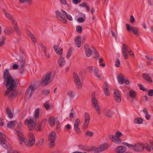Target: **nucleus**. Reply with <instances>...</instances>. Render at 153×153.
<instances>
[{
  "mask_svg": "<svg viewBox=\"0 0 153 153\" xmlns=\"http://www.w3.org/2000/svg\"><path fill=\"white\" fill-rule=\"evenodd\" d=\"M80 122V120L79 118H77L74 122V126H79Z\"/></svg>",
  "mask_w": 153,
  "mask_h": 153,
  "instance_id": "nucleus-49",
  "label": "nucleus"
},
{
  "mask_svg": "<svg viewBox=\"0 0 153 153\" xmlns=\"http://www.w3.org/2000/svg\"><path fill=\"white\" fill-rule=\"evenodd\" d=\"M104 91L105 94L108 96L110 95V92L108 89L109 88V87L108 85V83L107 82H105L104 83Z\"/></svg>",
  "mask_w": 153,
  "mask_h": 153,
  "instance_id": "nucleus-22",
  "label": "nucleus"
},
{
  "mask_svg": "<svg viewBox=\"0 0 153 153\" xmlns=\"http://www.w3.org/2000/svg\"><path fill=\"white\" fill-rule=\"evenodd\" d=\"M134 123H135L138 124H142L143 122V119L140 117H138L137 118H136L134 120Z\"/></svg>",
  "mask_w": 153,
  "mask_h": 153,
  "instance_id": "nucleus-36",
  "label": "nucleus"
},
{
  "mask_svg": "<svg viewBox=\"0 0 153 153\" xmlns=\"http://www.w3.org/2000/svg\"><path fill=\"white\" fill-rule=\"evenodd\" d=\"M50 125L52 127L54 126L55 124V119L53 117H50L48 120Z\"/></svg>",
  "mask_w": 153,
  "mask_h": 153,
  "instance_id": "nucleus-33",
  "label": "nucleus"
},
{
  "mask_svg": "<svg viewBox=\"0 0 153 153\" xmlns=\"http://www.w3.org/2000/svg\"><path fill=\"white\" fill-rule=\"evenodd\" d=\"M105 115L109 117H111L113 114L112 111L110 109L106 110L105 112Z\"/></svg>",
  "mask_w": 153,
  "mask_h": 153,
  "instance_id": "nucleus-30",
  "label": "nucleus"
},
{
  "mask_svg": "<svg viewBox=\"0 0 153 153\" xmlns=\"http://www.w3.org/2000/svg\"><path fill=\"white\" fill-rule=\"evenodd\" d=\"M88 72H91L93 70V67L91 66L88 67L86 69Z\"/></svg>",
  "mask_w": 153,
  "mask_h": 153,
  "instance_id": "nucleus-58",
  "label": "nucleus"
},
{
  "mask_svg": "<svg viewBox=\"0 0 153 153\" xmlns=\"http://www.w3.org/2000/svg\"><path fill=\"white\" fill-rule=\"evenodd\" d=\"M20 2L22 4H23L25 2H27L29 4H31L32 3V0H19Z\"/></svg>",
  "mask_w": 153,
  "mask_h": 153,
  "instance_id": "nucleus-39",
  "label": "nucleus"
},
{
  "mask_svg": "<svg viewBox=\"0 0 153 153\" xmlns=\"http://www.w3.org/2000/svg\"><path fill=\"white\" fill-rule=\"evenodd\" d=\"M14 28L18 35L21 36V35L20 30V29L19 28L18 26L14 27Z\"/></svg>",
  "mask_w": 153,
  "mask_h": 153,
  "instance_id": "nucleus-42",
  "label": "nucleus"
},
{
  "mask_svg": "<svg viewBox=\"0 0 153 153\" xmlns=\"http://www.w3.org/2000/svg\"><path fill=\"white\" fill-rule=\"evenodd\" d=\"M58 63L60 67H63L65 64V61L64 58L62 56H60L58 59Z\"/></svg>",
  "mask_w": 153,
  "mask_h": 153,
  "instance_id": "nucleus-27",
  "label": "nucleus"
},
{
  "mask_svg": "<svg viewBox=\"0 0 153 153\" xmlns=\"http://www.w3.org/2000/svg\"><path fill=\"white\" fill-rule=\"evenodd\" d=\"M39 45L41 47V49L42 50L44 51V52L46 51V47L45 46L43 45L42 43L39 44Z\"/></svg>",
  "mask_w": 153,
  "mask_h": 153,
  "instance_id": "nucleus-59",
  "label": "nucleus"
},
{
  "mask_svg": "<svg viewBox=\"0 0 153 153\" xmlns=\"http://www.w3.org/2000/svg\"><path fill=\"white\" fill-rule=\"evenodd\" d=\"M115 136L117 138H120V137L123 136V134L119 131H117L116 133Z\"/></svg>",
  "mask_w": 153,
  "mask_h": 153,
  "instance_id": "nucleus-52",
  "label": "nucleus"
},
{
  "mask_svg": "<svg viewBox=\"0 0 153 153\" xmlns=\"http://www.w3.org/2000/svg\"><path fill=\"white\" fill-rule=\"evenodd\" d=\"M39 109L37 108L36 109L35 112L34 116L36 119L38 118L39 116Z\"/></svg>",
  "mask_w": 153,
  "mask_h": 153,
  "instance_id": "nucleus-38",
  "label": "nucleus"
},
{
  "mask_svg": "<svg viewBox=\"0 0 153 153\" xmlns=\"http://www.w3.org/2000/svg\"><path fill=\"white\" fill-rule=\"evenodd\" d=\"M16 121H11L9 122L7 125V127L8 128H12L15 126Z\"/></svg>",
  "mask_w": 153,
  "mask_h": 153,
  "instance_id": "nucleus-31",
  "label": "nucleus"
},
{
  "mask_svg": "<svg viewBox=\"0 0 153 153\" xmlns=\"http://www.w3.org/2000/svg\"><path fill=\"white\" fill-rule=\"evenodd\" d=\"M143 77L145 80L147 81L150 84H151L152 82L151 77L148 73H145L143 74Z\"/></svg>",
  "mask_w": 153,
  "mask_h": 153,
  "instance_id": "nucleus-20",
  "label": "nucleus"
},
{
  "mask_svg": "<svg viewBox=\"0 0 153 153\" xmlns=\"http://www.w3.org/2000/svg\"><path fill=\"white\" fill-rule=\"evenodd\" d=\"M0 145L5 149L7 151H10L12 149L11 146L7 141L5 136L4 134L0 131Z\"/></svg>",
  "mask_w": 153,
  "mask_h": 153,
  "instance_id": "nucleus-3",
  "label": "nucleus"
},
{
  "mask_svg": "<svg viewBox=\"0 0 153 153\" xmlns=\"http://www.w3.org/2000/svg\"><path fill=\"white\" fill-rule=\"evenodd\" d=\"M3 79L4 83L7 88L5 95L8 96L9 98H12L15 96L14 91L18 85L19 81L11 76L7 69L4 71Z\"/></svg>",
  "mask_w": 153,
  "mask_h": 153,
  "instance_id": "nucleus-1",
  "label": "nucleus"
},
{
  "mask_svg": "<svg viewBox=\"0 0 153 153\" xmlns=\"http://www.w3.org/2000/svg\"><path fill=\"white\" fill-rule=\"evenodd\" d=\"M13 32L12 28L9 27L6 28L4 30V32L5 34L7 35H9L11 33Z\"/></svg>",
  "mask_w": 153,
  "mask_h": 153,
  "instance_id": "nucleus-32",
  "label": "nucleus"
},
{
  "mask_svg": "<svg viewBox=\"0 0 153 153\" xmlns=\"http://www.w3.org/2000/svg\"><path fill=\"white\" fill-rule=\"evenodd\" d=\"M6 38L5 37H4L3 36L2 37L1 39V41L0 42V47H2L4 45L5 43V40Z\"/></svg>",
  "mask_w": 153,
  "mask_h": 153,
  "instance_id": "nucleus-40",
  "label": "nucleus"
},
{
  "mask_svg": "<svg viewBox=\"0 0 153 153\" xmlns=\"http://www.w3.org/2000/svg\"><path fill=\"white\" fill-rule=\"evenodd\" d=\"M72 53V50L70 48L68 50L67 55H66V58L69 59L71 56Z\"/></svg>",
  "mask_w": 153,
  "mask_h": 153,
  "instance_id": "nucleus-44",
  "label": "nucleus"
},
{
  "mask_svg": "<svg viewBox=\"0 0 153 153\" xmlns=\"http://www.w3.org/2000/svg\"><path fill=\"white\" fill-rule=\"evenodd\" d=\"M128 53L130 54V55L131 56L133 57H134V54L133 52L131 50V49H130Z\"/></svg>",
  "mask_w": 153,
  "mask_h": 153,
  "instance_id": "nucleus-63",
  "label": "nucleus"
},
{
  "mask_svg": "<svg viewBox=\"0 0 153 153\" xmlns=\"http://www.w3.org/2000/svg\"><path fill=\"white\" fill-rule=\"evenodd\" d=\"M74 40L76 46L78 48H80L81 47V36H77L75 38Z\"/></svg>",
  "mask_w": 153,
  "mask_h": 153,
  "instance_id": "nucleus-23",
  "label": "nucleus"
},
{
  "mask_svg": "<svg viewBox=\"0 0 153 153\" xmlns=\"http://www.w3.org/2000/svg\"><path fill=\"white\" fill-rule=\"evenodd\" d=\"M25 56H23L22 57H20L18 61L20 62L21 67V68H23L25 67L26 65V61L25 58L24 57Z\"/></svg>",
  "mask_w": 153,
  "mask_h": 153,
  "instance_id": "nucleus-24",
  "label": "nucleus"
},
{
  "mask_svg": "<svg viewBox=\"0 0 153 153\" xmlns=\"http://www.w3.org/2000/svg\"><path fill=\"white\" fill-rule=\"evenodd\" d=\"M74 128L77 134H79L80 133L81 131L78 126H74Z\"/></svg>",
  "mask_w": 153,
  "mask_h": 153,
  "instance_id": "nucleus-50",
  "label": "nucleus"
},
{
  "mask_svg": "<svg viewBox=\"0 0 153 153\" xmlns=\"http://www.w3.org/2000/svg\"><path fill=\"white\" fill-rule=\"evenodd\" d=\"M108 136L111 140L115 143L117 144L121 143L122 140L120 138H117L116 136L112 134L109 135Z\"/></svg>",
  "mask_w": 153,
  "mask_h": 153,
  "instance_id": "nucleus-14",
  "label": "nucleus"
},
{
  "mask_svg": "<svg viewBox=\"0 0 153 153\" xmlns=\"http://www.w3.org/2000/svg\"><path fill=\"white\" fill-rule=\"evenodd\" d=\"M91 101L92 105L95 108L96 111L99 114L100 113V107L99 105L98 102L96 98L95 95L93 94L91 95Z\"/></svg>",
  "mask_w": 153,
  "mask_h": 153,
  "instance_id": "nucleus-6",
  "label": "nucleus"
},
{
  "mask_svg": "<svg viewBox=\"0 0 153 153\" xmlns=\"http://www.w3.org/2000/svg\"><path fill=\"white\" fill-rule=\"evenodd\" d=\"M51 76V73L48 74H46L44 75L42 79V80L40 82L41 85L44 87L47 85L50 81Z\"/></svg>",
  "mask_w": 153,
  "mask_h": 153,
  "instance_id": "nucleus-8",
  "label": "nucleus"
},
{
  "mask_svg": "<svg viewBox=\"0 0 153 153\" xmlns=\"http://www.w3.org/2000/svg\"><path fill=\"white\" fill-rule=\"evenodd\" d=\"M126 29L128 31H131L136 36L139 35L137 30L136 27H130L129 25L126 24Z\"/></svg>",
  "mask_w": 153,
  "mask_h": 153,
  "instance_id": "nucleus-15",
  "label": "nucleus"
},
{
  "mask_svg": "<svg viewBox=\"0 0 153 153\" xmlns=\"http://www.w3.org/2000/svg\"><path fill=\"white\" fill-rule=\"evenodd\" d=\"M27 33L31 39L32 37H34V35L30 31H27Z\"/></svg>",
  "mask_w": 153,
  "mask_h": 153,
  "instance_id": "nucleus-61",
  "label": "nucleus"
},
{
  "mask_svg": "<svg viewBox=\"0 0 153 153\" xmlns=\"http://www.w3.org/2000/svg\"><path fill=\"white\" fill-rule=\"evenodd\" d=\"M85 51L87 57H89L92 54V51L90 49L89 46L87 44H85L84 45Z\"/></svg>",
  "mask_w": 153,
  "mask_h": 153,
  "instance_id": "nucleus-18",
  "label": "nucleus"
},
{
  "mask_svg": "<svg viewBox=\"0 0 153 153\" xmlns=\"http://www.w3.org/2000/svg\"><path fill=\"white\" fill-rule=\"evenodd\" d=\"M10 20H11L12 22V25L14 28V27L18 26L17 25V23L14 17L11 19Z\"/></svg>",
  "mask_w": 153,
  "mask_h": 153,
  "instance_id": "nucleus-46",
  "label": "nucleus"
},
{
  "mask_svg": "<svg viewBox=\"0 0 153 153\" xmlns=\"http://www.w3.org/2000/svg\"><path fill=\"white\" fill-rule=\"evenodd\" d=\"M148 95L150 96H153V89H151L148 91Z\"/></svg>",
  "mask_w": 153,
  "mask_h": 153,
  "instance_id": "nucleus-60",
  "label": "nucleus"
},
{
  "mask_svg": "<svg viewBox=\"0 0 153 153\" xmlns=\"http://www.w3.org/2000/svg\"><path fill=\"white\" fill-rule=\"evenodd\" d=\"M94 72L96 77L101 79L100 75L99 74V71L97 69H95L94 70Z\"/></svg>",
  "mask_w": 153,
  "mask_h": 153,
  "instance_id": "nucleus-45",
  "label": "nucleus"
},
{
  "mask_svg": "<svg viewBox=\"0 0 153 153\" xmlns=\"http://www.w3.org/2000/svg\"><path fill=\"white\" fill-rule=\"evenodd\" d=\"M93 132L88 131L85 132V135H87L89 137H91L93 136Z\"/></svg>",
  "mask_w": 153,
  "mask_h": 153,
  "instance_id": "nucleus-51",
  "label": "nucleus"
},
{
  "mask_svg": "<svg viewBox=\"0 0 153 153\" xmlns=\"http://www.w3.org/2000/svg\"><path fill=\"white\" fill-rule=\"evenodd\" d=\"M120 62L119 59L118 58L117 59L115 62V66L117 67H120Z\"/></svg>",
  "mask_w": 153,
  "mask_h": 153,
  "instance_id": "nucleus-55",
  "label": "nucleus"
},
{
  "mask_svg": "<svg viewBox=\"0 0 153 153\" xmlns=\"http://www.w3.org/2000/svg\"><path fill=\"white\" fill-rule=\"evenodd\" d=\"M53 48L56 53L59 55L61 56L62 54V49L59 47L58 45H54Z\"/></svg>",
  "mask_w": 153,
  "mask_h": 153,
  "instance_id": "nucleus-21",
  "label": "nucleus"
},
{
  "mask_svg": "<svg viewBox=\"0 0 153 153\" xmlns=\"http://www.w3.org/2000/svg\"><path fill=\"white\" fill-rule=\"evenodd\" d=\"M114 100L116 102L118 103L120 102L121 101L120 95L119 92L116 89H115L114 90Z\"/></svg>",
  "mask_w": 153,
  "mask_h": 153,
  "instance_id": "nucleus-16",
  "label": "nucleus"
},
{
  "mask_svg": "<svg viewBox=\"0 0 153 153\" xmlns=\"http://www.w3.org/2000/svg\"><path fill=\"white\" fill-rule=\"evenodd\" d=\"M137 93L136 91L133 90H131L129 93V96L132 99L135 98L136 97Z\"/></svg>",
  "mask_w": 153,
  "mask_h": 153,
  "instance_id": "nucleus-28",
  "label": "nucleus"
},
{
  "mask_svg": "<svg viewBox=\"0 0 153 153\" xmlns=\"http://www.w3.org/2000/svg\"><path fill=\"white\" fill-rule=\"evenodd\" d=\"M135 21V19L133 16H131L130 18V21L131 23H133Z\"/></svg>",
  "mask_w": 153,
  "mask_h": 153,
  "instance_id": "nucleus-62",
  "label": "nucleus"
},
{
  "mask_svg": "<svg viewBox=\"0 0 153 153\" xmlns=\"http://www.w3.org/2000/svg\"><path fill=\"white\" fill-rule=\"evenodd\" d=\"M131 49L126 44H123L122 51L123 55L125 59H127L128 56V52Z\"/></svg>",
  "mask_w": 153,
  "mask_h": 153,
  "instance_id": "nucleus-9",
  "label": "nucleus"
},
{
  "mask_svg": "<svg viewBox=\"0 0 153 153\" xmlns=\"http://www.w3.org/2000/svg\"><path fill=\"white\" fill-rule=\"evenodd\" d=\"M35 89L34 87L32 86H30L27 89L25 92V94L28 95L30 94L29 97L30 98L34 93Z\"/></svg>",
  "mask_w": 153,
  "mask_h": 153,
  "instance_id": "nucleus-19",
  "label": "nucleus"
},
{
  "mask_svg": "<svg viewBox=\"0 0 153 153\" xmlns=\"http://www.w3.org/2000/svg\"><path fill=\"white\" fill-rule=\"evenodd\" d=\"M44 106L47 110L49 109L50 108V105L48 104L45 103L44 104Z\"/></svg>",
  "mask_w": 153,
  "mask_h": 153,
  "instance_id": "nucleus-64",
  "label": "nucleus"
},
{
  "mask_svg": "<svg viewBox=\"0 0 153 153\" xmlns=\"http://www.w3.org/2000/svg\"><path fill=\"white\" fill-rule=\"evenodd\" d=\"M77 21L80 23H82L84 22L85 19L83 17H79L78 18Z\"/></svg>",
  "mask_w": 153,
  "mask_h": 153,
  "instance_id": "nucleus-57",
  "label": "nucleus"
},
{
  "mask_svg": "<svg viewBox=\"0 0 153 153\" xmlns=\"http://www.w3.org/2000/svg\"><path fill=\"white\" fill-rule=\"evenodd\" d=\"M3 11L4 15L9 19L10 20L13 17L12 15L8 13L5 9H4Z\"/></svg>",
  "mask_w": 153,
  "mask_h": 153,
  "instance_id": "nucleus-34",
  "label": "nucleus"
},
{
  "mask_svg": "<svg viewBox=\"0 0 153 153\" xmlns=\"http://www.w3.org/2000/svg\"><path fill=\"white\" fill-rule=\"evenodd\" d=\"M61 11L64 15L65 16L67 19L71 21L73 20L72 16L68 14L66 11L62 9L61 10Z\"/></svg>",
  "mask_w": 153,
  "mask_h": 153,
  "instance_id": "nucleus-29",
  "label": "nucleus"
},
{
  "mask_svg": "<svg viewBox=\"0 0 153 153\" xmlns=\"http://www.w3.org/2000/svg\"><path fill=\"white\" fill-rule=\"evenodd\" d=\"M84 118L85 121L83 124V128L84 129H86L89 125L90 120V116L88 113H85L84 114Z\"/></svg>",
  "mask_w": 153,
  "mask_h": 153,
  "instance_id": "nucleus-12",
  "label": "nucleus"
},
{
  "mask_svg": "<svg viewBox=\"0 0 153 153\" xmlns=\"http://www.w3.org/2000/svg\"><path fill=\"white\" fill-rule=\"evenodd\" d=\"M16 131L18 137V140L22 142H25V138L22 130H16Z\"/></svg>",
  "mask_w": 153,
  "mask_h": 153,
  "instance_id": "nucleus-17",
  "label": "nucleus"
},
{
  "mask_svg": "<svg viewBox=\"0 0 153 153\" xmlns=\"http://www.w3.org/2000/svg\"><path fill=\"white\" fill-rule=\"evenodd\" d=\"M76 31L78 33H81L82 31V27L80 26H77L76 27Z\"/></svg>",
  "mask_w": 153,
  "mask_h": 153,
  "instance_id": "nucleus-48",
  "label": "nucleus"
},
{
  "mask_svg": "<svg viewBox=\"0 0 153 153\" xmlns=\"http://www.w3.org/2000/svg\"><path fill=\"white\" fill-rule=\"evenodd\" d=\"M117 79L119 83L121 85H123L124 83L125 79L123 75L120 74L117 76Z\"/></svg>",
  "mask_w": 153,
  "mask_h": 153,
  "instance_id": "nucleus-26",
  "label": "nucleus"
},
{
  "mask_svg": "<svg viewBox=\"0 0 153 153\" xmlns=\"http://www.w3.org/2000/svg\"><path fill=\"white\" fill-rule=\"evenodd\" d=\"M50 92L49 90H45L42 91V93L43 94L46 95L48 94Z\"/></svg>",
  "mask_w": 153,
  "mask_h": 153,
  "instance_id": "nucleus-54",
  "label": "nucleus"
},
{
  "mask_svg": "<svg viewBox=\"0 0 153 153\" xmlns=\"http://www.w3.org/2000/svg\"><path fill=\"white\" fill-rule=\"evenodd\" d=\"M29 140H26L24 142L26 145L28 147L32 146L35 144V138L32 132L28 133Z\"/></svg>",
  "mask_w": 153,
  "mask_h": 153,
  "instance_id": "nucleus-7",
  "label": "nucleus"
},
{
  "mask_svg": "<svg viewBox=\"0 0 153 153\" xmlns=\"http://www.w3.org/2000/svg\"><path fill=\"white\" fill-rule=\"evenodd\" d=\"M56 16L58 19L61 21L62 22L66 24L67 22V20L65 16L59 11L56 10L55 12Z\"/></svg>",
  "mask_w": 153,
  "mask_h": 153,
  "instance_id": "nucleus-10",
  "label": "nucleus"
},
{
  "mask_svg": "<svg viewBox=\"0 0 153 153\" xmlns=\"http://www.w3.org/2000/svg\"><path fill=\"white\" fill-rule=\"evenodd\" d=\"M94 58L97 59H99L100 58V55L98 52L97 50L94 48Z\"/></svg>",
  "mask_w": 153,
  "mask_h": 153,
  "instance_id": "nucleus-43",
  "label": "nucleus"
},
{
  "mask_svg": "<svg viewBox=\"0 0 153 153\" xmlns=\"http://www.w3.org/2000/svg\"><path fill=\"white\" fill-rule=\"evenodd\" d=\"M118 153H122L124 152L126 150V148L123 146H119L116 149Z\"/></svg>",
  "mask_w": 153,
  "mask_h": 153,
  "instance_id": "nucleus-25",
  "label": "nucleus"
},
{
  "mask_svg": "<svg viewBox=\"0 0 153 153\" xmlns=\"http://www.w3.org/2000/svg\"><path fill=\"white\" fill-rule=\"evenodd\" d=\"M22 124L21 122H19L17 125V128L16 130H21V128L22 126Z\"/></svg>",
  "mask_w": 153,
  "mask_h": 153,
  "instance_id": "nucleus-56",
  "label": "nucleus"
},
{
  "mask_svg": "<svg viewBox=\"0 0 153 153\" xmlns=\"http://www.w3.org/2000/svg\"><path fill=\"white\" fill-rule=\"evenodd\" d=\"M74 79L76 85L78 88H80L82 86V84L80 82V80L78 75L76 73H74Z\"/></svg>",
  "mask_w": 153,
  "mask_h": 153,
  "instance_id": "nucleus-13",
  "label": "nucleus"
},
{
  "mask_svg": "<svg viewBox=\"0 0 153 153\" xmlns=\"http://www.w3.org/2000/svg\"><path fill=\"white\" fill-rule=\"evenodd\" d=\"M108 144L105 143L101 145L97 148L93 146L86 150L88 151H94V153H98L105 150L108 148Z\"/></svg>",
  "mask_w": 153,
  "mask_h": 153,
  "instance_id": "nucleus-4",
  "label": "nucleus"
},
{
  "mask_svg": "<svg viewBox=\"0 0 153 153\" xmlns=\"http://www.w3.org/2000/svg\"><path fill=\"white\" fill-rule=\"evenodd\" d=\"M138 86L140 87V90H142L144 91H146L147 89L144 88L143 85L140 84H138Z\"/></svg>",
  "mask_w": 153,
  "mask_h": 153,
  "instance_id": "nucleus-47",
  "label": "nucleus"
},
{
  "mask_svg": "<svg viewBox=\"0 0 153 153\" xmlns=\"http://www.w3.org/2000/svg\"><path fill=\"white\" fill-rule=\"evenodd\" d=\"M144 149L145 148L146 150L148 152H150L151 151V148L148 144H144Z\"/></svg>",
  "mask_w": 153,
  "mask_h": 153,
  "instance_id": "nucleus-41",
  "label": "nucleus"
},
{
  "mask_svg": "<svg viewBox=\"0 0 153 153\" xmlns=\"http://www.w3.org/2000/svg\"><path fill=\"white\" fill-rule=\"evenodd\" d=\"M56 135L54 131H52L49 134L48 141L50 142L49 147L53 148L55 146L54 142L56 140Z\"/></svg>",
  "mask_w": 153,
  "mask_h": 153,
  "instance_id": "nucleus-5",
  "label": "nucleus"
},
{
  "mask_svg": "<svg viewBox=\"0 0 153 153\" xmlns=\"http://www.w3.org/2000/svg\"><path fill=\"white\" fill-rule=\"evenodd\" d=\"M144 144L141 143H136L134 145L133 149L136 152H141L144 149Z\"/></svg>",
  "mask_w": 153,
  "mask_h": 153,
  "instance_id": "nucleus-11",
  "label": "nucleus"
},
{
  "mask_svg": "<svg viewBox=\"0 0 153 153\" xmlns=\"http://www.w3.org/2000/svg\"><path fill=\"white\" fill-rule=\"evenodd\" d=\"M46 120L45 119L43 120L41 122L40 124L37 126V125L36 127V123L32 119H30L29 120L26 119L25 121V125H27L28 126V129L30 131H33L35 128V130L37 131H40L41 130V128L43 127L45 124Z\"/></svg>",
  "mask_w": 153,
  "mask_h": 153,
  "instance_id": "nucleus-2",
  "label": "nucleus"
},
{
  "mask_svg": "<svg viewBox=\"0 0 153 153\" xmlns=\"http://www.w3.org/2000/svg\"><path fill=\"white\" fill-rule=\"evenodd\" d=\"M67 95L71 98H73L74 97V94L73 92L71 90H69L67 92Z\"/></svg>",
  "mask_w": 153,
  "mask_h": 153,
  "instance_id": "nucleus-37",
  "label": "nucleus"
},
{
  "mask_svg": "<svg viewBox=\"0 0 153 153\" xmlns=\"http://www.w3.org/2000/svg\"><path fill=\"white\" fill-rule=\"evenodd\" d=\"M143 111L145 114L146 119L147 120H149L150 118V116L149 114L147 109L146 108H144L143 109Z\"/></svg>",
  "mask_w": 153,
  "mask_h": 153,
  "instance_id": "nucleus-35",
  "label": "nucleus"
},
{
  "mask_svg": "<svg viewBox=\"0 0 153 153\" xmlns=\"http://www.w3.org/2000/svg\"><path fill=\"white\" fill-rule=\"evenodd\" d=\"M123 144L127 146L129 148H132L133 149L134 145L130 144L126 142L123 143Z\"/></svg>",
  "mask_w": 153,
  "mask_h": 153,
  "instance_id": "nucleus-53",
  "label": "nucleus"
}]
</instances>
